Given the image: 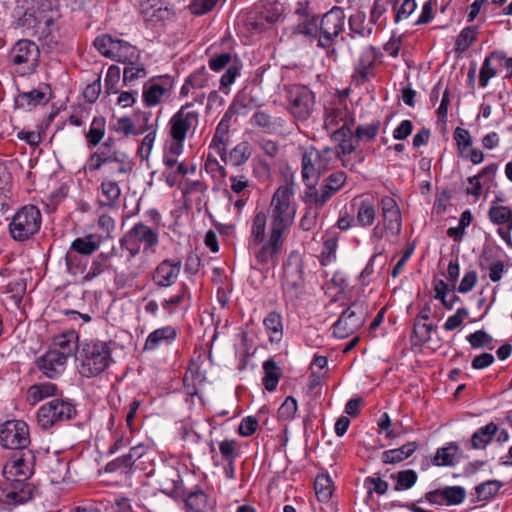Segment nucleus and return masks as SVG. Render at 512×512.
Wrapping results in <instances>:
<instances>
[{"instance_id":"7ed1b4c3","label":"nucleus","mask_w":512,"mask_h":512,"mask_svg":"<svg viewBox=\"0 0 512 512\" xmlns=\"http://www.w3.org/2000/svg\"><path fill=\"white\" fill-rule=\"evenodd\" d=\"M41 224L40 210L35 205H25L14 214L8 230L13 240L25 242L39 232Z\"/></svg>"},{"instance_id":"aec40b11","label":"nucleus","mask_w":512,"mask_h":512,"mask_svg":"<svg viewBox=\"0 0 512 512\" xmlns=\"http://www.w3.org/2000/svg\"><path fill=\"white\" fill-rule=\"evenodd\" d=\"M19 454H15L13 459L6 463L3 468V475L8 477H17L18 469L25 467L24 477L30 478L34 473L35 455L32 450H19Z\"/></svg>"},{"instance_id":"b1692460","label":"nucleus","mask_w":512,"mask_h":512,"mask_svg":"<svg viewBox=\"0 0 512 512\" xmlns=\"http://www.w3.org/2000/svg\"><path fill=\"white\" fill-rule=\"evenodd\" d=\"M99 248V243L94 240V236L92 234L87 235L85 237H79L73 240L71 243L70 250L67 252L65 256V262L67 269L71 271L74 258L72 251L81 254V255H91Z\"/></svg>"},{"instance_id":"20e7f679","label":"nucleus","mask_w":512,"mask_h":512,"mask_svg":"<svg viewBox=\"0 0 512 512\" xmlns=\"http://www.w3.org/2000/svg\"><path fill=\"white\" fill-rule=\"evenodd\" d=\"M283 291L290 300L300 299L305 286L304 261L298 250L289 253L283 263Z\"/></svg>"},{"instance_id":"a18cd8bd","label":"nucleus","mask_w":512,"mask_h":512,"mask_svg":"<svg viewBox=\"0 0 512 512\" xmlns=\"http://www.w3.org/2000/svg\"><path fill=\"white\" fill-rule=\"evenodd\" d=\"M477 26H467L458 35L455 42V52L463 53L476 41Z\"/></svg>"},{"instance_id":"a211bd4d","label":"nucleus","mask_w":512,"mask_h":512,"mask_svg":"<svg viewBox=\"0 0 512 512\" xmlns=\"http://www.w3.org/2000/svg\"><path fill=\"white\" fill-rule=\"evenodd\" d=\"M180 260L164 259L155 268L152 281L159 288H167L176 283L181 271Z\"/></svg>"},{"instance_id":"603ef678","label":"nucleus","mask_w":512,"mask_h":512,"mask_svg":"<svg viewBox=\"0 0 512 512\" xmlns=\"http://www.w3.org/2000/svg\"><path fill=\"white\" fill-rule=\"evenodd\" d=\"M295 33L303 34L311 38H319L320 30L318 25V18L311 16L307 19H302L294 28Z\"/></svg>"},{"instance_id":"f704fd0d","label":"nucleus","mask_w":512,"mask_h":512,"mask_svg":"<svg viewBox=\"0 0 512 512\" xmlns=\"http://www.w3.org/2000/svg\"><path fill=\"white\" fill-rule=\"evenodd\" d=\"M263 370V385L267 391L273 392L277 388L278 382L281 378V368L274 359L270 358L263 363Z\"/></svg>"},{"instance_id":"7c9ffc66","label":"nucleus","mask_w":512,"mask_h":512,"mask_svg":"<svg viewBox=\"0 0 512 512\" xmlns=\"http://www.w3.org/2000/svg\"><path fill=\"white\" fill-rule=\"evenodd\" d=\"M155 78H152L150 81L146 82L143 86V103L147 107H153L158 105L165 94H167L168 89L159 83L154 82Z\"/></svg>"},{"instance_id":"338daca9","label":"nucleus","mask_w":512,"mask_h":512,"mask_svg":"<svg viewBox=\"0 0 512 512\" xmlns=\"http://www.w3.org/2000/svg\"><path fill=\"white\" fill-rule=\"evenodd\" d=\"M365 15L361 12H357L349 17L350 30L360 36H368L372 32V28L366 29L364 27Z\"/></svg>"},{"instance_id":"e2e57ef3","label":"nucleus","mask_w":512,"mask_h":512,"mask_svg":"<svg viewBox=\"0 0 512 512\" xmlns=\"http://www.w3.org/2000/svg\"><path fill=\"white\" fill-rule=\"evenodd\" d=\"M379 128H380V121L373 122L366 126L359 125L354 132V137L357 141H360L363 139L371 141V140L375 139V137L377 136Z\"/></svg>"},{"instance_id":"412c9836","label":"nucleus","mask_w":512,"mask_h":512,"mask_svg":"<svg viewBox=\"0 0 512 512\" xmlns=\"http://www.w3.org/2000/svg\"><path fill=\"white\" fill-rule=\"evenodd\" d=\"M339 190L330 186L326 182L323 181L321 184L320 190L316 188V185L308 184V188L305 189L302 200L303 202L312 208L319 211L323 208V206L327 203V201Z\"/></svg>"},{"instance_id":"4c0bfd02","label":"nucleus","mask_w":512,"mask_h":512,"mask_svg":"<svg viewBox=\"0 0 512 512\" xmlns=\"http://www.w3.org/2000/svg\"><path fill=\"white\" fill-rule=\"evenodd\" d=\"M114 55L115 56H112V60L127 64L138 58V51L137 48L129 42L116 39Z\"/></svg>"},{"instance_id":"774afa93","label":"nucleus","mask_w":512,"mask_h":512,"mask_svg":"<svg viewBox=\"0 0 512 512\" xmlns=\"http://www.w3.org/2000/svg\"><path fill=\"white\" fill-rule=\"evenodd\" d=\"M187 84L193 89H200L206 86L208 82V72L205 66L198 68L192 74H190L187 78Z\"/></svg>"},{"instance_id":"473e14b6","label":"nucleus","mask_w":512,"mask_h":512,"mask_svg":"<svg viewBox=\"0 0 512 512\" xmlns=\"http://www.w3.org/2000/svg\"><path fill=\"white\" fill-rule=\"evenodd\" d=\"M78 335L75 331H67L58 335L54 338L53 344L59 348L58 353L65 356L68 359L69 356L73 355L78 348Z\"/></svg>"},{"instance_id":"4be33fe9","label":"nucleus","mask_w":512,"mask_h":512,"mask_svg":"<svg viewBox=\"0 0 512 512\" xmlns=\"http://www.w3.org/2000/svg\"><path fill=\"white\" fill-rule=\"evenodd\" d=\"M160 491L172 499L185 496V488L179 472L173 468L167 469L160 481Z\"/></svg>"},{"instance_id":"58836bf2","label":"nucleus","mask_w":512,"mask_h":512,"mask_svg":"<svg viewBox=\"0 0 512 512\" xmlns=\"http://www.w3.org/2000/svg\"><path fill=\"white\" fill-rule=\"evenodd\" d=\"M183 498H185L187 512H206L208 496L201 489L189 493L185 491Z\"/></svg>"},{"instance_id":"052dcab7","label":"nucleus","mask_w":512,"mask_h":512,"mask_svg":"<svg viewBox=\"0 0 512 512\" xmlns=\"http://www.w3.org/2000/svg\"><path fill=\"white\" fill-rule=\"evenodd\" d=\"M242 63L240 60L235 59L227 68L226 72L221 76V88H227L232 85L237 76L240 75Z\"/></svg>"},{"instance_id":"0eeeda50","label":"nucleus","mask_w":512,"mask_h":512,"mask_svg":"<svg viewBox=\"0 0 512 512\" xmlns=\"http://www.w3.org/2000/svg\"><path fill=\"white\" fill-rule=\"evenodd\" d=\"M77 410L69 399L55 398L43 404L37 412L40 427L47 430L63 421L75 418Z\"/></svg>"},{"instance_id":"bb28decb","label":"nucleus","mask_w":512,"mask_h":512,"mask_svg":"<svg viewBox=\"0 0 512 512\" xmlns=\"http://www.w3.org/2000/svg\"><path fill=\"white\" fill-rule=\"evenodd\" d=\"M266 333L271 343H279L283 338V320L280 313L269 312L263 320Z\"/></svg>"},{"instance_id":"79ce46f5","label":"nucleus","mask_w":512,"mask_h":512,"mask_svg":"<svg viewBox=\"0 0 512 512\" xmlns=\"http://www.w3.org/2000/svg\"><path fill=\"white\" fill-rule=\"evenodd\" d=\"M375 205L371 200H362L357 209L356 221L362 227L371 226L375 220Z\"/></svg>"},{"instance_id":"e433bc0d","label":"nucleus","mask_w":512,"mask_h":512,"mask_svg":"<svg viewBox=\"0 0 512 512\" xmlns=\"http://www.w3.org/2000/svg\"><path fill=\"white\" fill-rule=\"evenodd\" d=\"M502 486L503 483L496 479L482 482L475 486V498H472L471 501L473 503H476L480 501L489 500L498 494Z\"/></svg>"},{"instance_id":"c756f323","label":"nucleus","mask_w":512,"mask_h":512,"mask_svg":"<svg viewBox=\"0 0 512 512\" xmlns=\"http://www.w3.org/2000/svg\"><path fill=\"white\" fill-rule=\"evenodd\" d=\"M266 224V214L263 211L256 213L252 221L251 234L248 240L249 249H255L263 243L266 236Z\"/></svg>"},{"instance_id":"a19ab883","label":"nucleus","mask_w":512,"mask_h":512,"mask_svg":"<svg viewBox=\"0 0 512 512\" xmlns=\"http://www.w3.org/2000/svg\"><path fill=\"white\" fill-rule=\"evenodd\" d=\"M459 447L455 442L449 443L446 447L438 448L433 458V464L436 466H453L455 464V454Z\"/></svg>"},{"instance_id":"09e8293b","label":"nucleus","mask_w":512,"mask_h":512,"mask_svg":"<svg viewBox=\"0 0 512 512\" xmlns=\"http://www.w3.org/2000/svg\"><path fill=\"white\" fill-rule=\"evenodd\" d=\"M443 497L447 506H456L464 502L466 490L462 486H444L441 487Z\"/></svg>"},{"instance_id":"f03ea898","label":"nucleus","mask_w":512,"mask_h":512,"mask_svg":"<svg viewBox=\"0 0 512 512\" xmlns=\"http://www.w3.org/2000/svg\"><path fill=\"white\" fill-rule=\"evenodd\" d=\"M79 372L83 377H96L111 364L112 349L109 342L91 340L82 344L79 351Z\"/></svg>"},{"instance_id":"0e129e2a","label":"nucleus","mask_w":512,"mask_h":512,"mask_svg":"<svg viewBox=\"0 0 512 512\" xmlns=\"http://www.w3.org/2000/svg\"><path fill=\"white\" fill-rule=\"evenodd\" d=\"M114 130L116 132L124 133L125 136H129L131 134L141 135L146 132V127H141L138 130H135L132 120L129 117L124 116L117 120Z\"/></svg>"},{"instance_id":"69168bd1","label":"nucleus","mask_w":512,"mask_h":512,"mask_svg":"<svg viewBox=\"0 0 512 512\" xmlns=\"http://www.w3.org/2000/svg\"><path fill=\"white\" fill-rule=\"evenodd\" d=\"M467 341L473 348H491L493 338L484 330H478L468 335Z\"/></svg>"},{"instance_id":"cd10ccee","label":"nucleus","mask_w":512,"mask_h":512,"mask_svg":"<svg viewBox=\"0 0 512 512\" xmlns=\"http://www.w3.org/2000/svg\"><path fill=\"white\" fill-rule=\"evenodd\" d=\"M100 190L104 199H98V205L110 209L115 208L121 195L118 183L112 180H103Z\"/></svg>"},{"instance_id":"ea45409f","label":"nucleus","mask_w":512,"mask_h":512,"mask_svg":"<svg viewBox=\"0 0 512 512\" xmlns=\"http://www.w3.org/2000/svg\"><path fill=\"white\" fill-rule=\"evenodd\" d=\"M106 131V120L104 117H94L89 131L85 134L87 145L94 148L100 144Z\"/></svg>"},{"instance_id":"9d476101","label":"nucleus","mask_w":512,"mask_h":512,"mask_svg":"<svg viewBox=\"0 0 512 512\" xmlns=\"http://www.w3.org/2000/svg\"><path fill=\"white\" fill-rule=\"evenodd\" d=\"M200 113L193 109L192 103H186L171 117L169 121L172 140L185 141L188 133L196 130Z\"/></svg>"},{"instance_id":"864d4df0","label":"nucleus","mask_w":512,"mask_h":512,"mask_svg":"<svg viewBox=\"0 0 512 512\" xmlns=\"http://www.w3.org/2000/svg\"><path fill=\"white\" fill-rule=\"evenodd\" d=\"M116 39L110 35H101L95 38L94 47L105 57L112 59Z\"/></svg>"},{"instance_id":"4468645a","label":"nucleus","mask_w":512,"mask_h":512,"mask_svg":"<svg viewBox=\"0 0 512 512\" xmlns=\"http://www.w3.org/2000/svg\"><path fill=\"white\" fill-rule=\"evenodd\" d=\"M321 155L319 150L311 147L307 149L302 155V178L306 188L308 184L317 185L318 179L322 173L327 169V162L321 166Z\"/></svg>"},{"instance_id":"6e6552de","label":"nucleus","mask_w":512,"mask_h":512,"mask_svg":"<svg viewBox=\"0 0 512 512\" xmlns=\"http://www.w3.org/2000/svg\"><path fill=\"white\" fill-rule=\"evenodd\" d=\"M289 112L300 121L307 120L315 103L314 93L305 85L294 84L286 87Z\"/></svg>"},{"instance_id":"680f3d73","label":"nucleus","mask_w":512,"mask_h":512,"mask_svg":"<svg viewBox=\"0 0 512 512\" xmlns=\"http://www.w3.org/2000/svg\"><path fill=\"white\" fill-rule=\"evenodd\" d=\"M297 401L294 397L288 396L278 409V418L284 421L294 419L297 412Z\"/></svg>"},{"instance_id":"f257e3e1","label":"nucleus","mask_w":512,"mask_h":512,"mask_svg":"<svg viewBox=\"0 0 512 512\" xmlns=\"http://www.w3.org/2000/svg\"><path fill=\"white\" fill-rule=\"evenodd\" d=\"M293 194L289 184L279 186L274 192L268 210L270 233L286 238L296 215V206L292 203Z\"/></svg>"},{"instance_id":"f3484780","label":"nucleus","mask_w":512,"mask_h":512,"mask_svg":"<svg viewBox=\"0 0 512 512\" xmlns=\"http://www.w3.org/2000/svg\"><path fill=\"white\" fill-rule=\"evenodd\" d=\"M67 359L57 349L49 350L35 361L37 368L49 379L58 378L65 370Z\"/></svg>"},{"instance_id":"dca6fc26","label":"nucleus","mask_w":512,"mask_h":512,"mask_svg":"<svg viewBox=\"0 0 512 512\" xmlns=\"http://www.w3.org/2000/svg\"><path fill=\"white\" fill-rule=\"evenodd\" d=\"M376 50L373 46L366 48L360 55L352 74V82L356 87L363 86L374 76Z\"/></svg>"},{"instance_id":"f8f14e48","label":"nucleus","mask_w":512,"mask_h":512,"mask_svg":"<svg viewBox=\"0 0 512 512\" xmlns=\"http://www.w3.org/2000/svg\"><path fill=\"white\" fill-rule=\"evenodd\" d=\"M366 311L362 303L353 302L342 312L333 325V335L344 339L362 327L365 322Z\"/></svg>"},{"instance_id":"a878e982","label":"nucleus","mask_w":512,"mask_h":512,"mask_svg":"<svg viewBox=\"0 0 512 512\" xmlns=\"http://www.w3.org/2000/svg\"><path fill=\"white\" fill-rule=\"evenodd\" d=\"M177 337V331L172 326H165L152 331L144 345L145 350H155L161 343H172Z\"/></svg>"},{"instance_id":"c85d7f7f","label":"nucleus","mask_w":512,"mask_h":512,"mask_svg":"<svg viewBox=\"0 0 512 512\" xmlns=\"http://www.w3.org/2000/svg\"><path fill=\"white\" fill-rule=\"evenodd\" d=\"M229 129L230 125L219 122L209 145V148L214 149L225 162L227 161L226 146L229 142Z\"/></svg>"},{"instance_id":"2f4dec72","label":"nucleus","mask_w":512,"mask_h":512,"mask_svg":"<svg viewBox=\"0 0 512 512\" xmlns=\"http://www.w3.org/2000/svg\"><path fill=\"white\" fill-rule=\"evenodd\" d=\"M498 432V425L490 422L477 429L471 436V447L473 449H485Z\"/></svg>"},{"instance_id":"37998d69","label":"nucleus","mask_w":512,"mask_h":512,"mask_svg":"<svg viewBox=\"0 0 512 512\" xmlns=\"http://www.w3.org/2000/svg\"><path fill=\"white\" fill-rule=\"evenodd\" d=\"M314 489L317 499L320 502H328L331 499L333 492V483L329 475H318L314 482Z\"/></svg>"},{"instance_id":"2eb2a0df","label":"nucleus","mask_w":512,"mask_h":512,"mask_svg":"<svg viewBox=\"0 0 512 512\" xmlns=\"http://www.w3.org/2000/svg\"><path fill=\"white\" fill-rule=\"evenodd\" d=\"M39 54V48L33 41L21 39L12 47L9 59L14 65H27L34 68L37 65Z\"/></svg>"},{"instance_id":"1a4fd4ad","label":"nucleus","mask_w":512,"mask_h":512,"mask_svg":"<svg viewBox=\"0 0 512 512\" xmlns=\"http://www.w3.org/2000/svg\"><path fill=\"white\" fill-rule=\"evenodd\" d=\"M29 444V427L26 422L8 420L0 425V445L4 449L24 450Z\"/></svg>"},{"instance_id":"49530a36","label":"nucleus","mask_w":512,"mask_h":512,"mask_svg":"<svg viewBox=\"0 0 512 512\" xmlns=\"http://www.w3.org/2000/svg\"><path fill=\"white\" fill-rule=\"evenodd\" d=\"M391 478L396 480L394 490L400 491L412 488L417 482L418 475L414 470L407 469L399 471L396 474H392Z\"/></svg>"},{"instance_id":"423d86ee","label":"nucleus","mask_w":512,"mask_h":512,"mask_svg":"<svg viewBox=\"0 0 512 512\" xmlns=\"http://www.w3.org/2000/svg\"><path fill=\"white\" fill-rule=\"evenodd\" d=\"M120 247L127 250L131 258L136 257L143 245V251H152L159 243L158 233L143 222L136 223L120 239Z\"/></svg>"},{"instance_id":"c9c22d12","label":"nucleus","mask_w":512,"mask_h":512,"mask_svg":"<svg viewBox=\"0 0 512 512\" xmlns=\"http://www.w3.org/2000/svg\"><path fill=\"white\" fill-rule=\"evenodd\" d=\"M59 389L51 382L37 383L28 388V398L33 404L51 396H57Z\"/></svg>"},{"instance_id":"c03bdc74","label":"nucleus","mask_w":512,"mask_h":512,"mask_svg":"<svg viewBox=\"0 0 512 512\" xmlns=\"http://www.w3.org/2000/svg\"><path fill=\"white\" fill-rule=\"evenodd\" d=\"M251 157L250 144L247 141L238 143L229 153L227 158L232 166H241Z\"/></svg>"},{"instance_id":"6ab92c4d","label":"nucleus","mask_w":512,"mask_h":512,"mask_svg":"<svg viewBox=\"0 0 512 512\" xmlns=\"http://www.w3.org/2000/svg\"><path fill=\"white\" fill-rule=\"evenodd\" d=\"M382 217L385 228L393 236H398L402 229V217L397 202L390 196L381 199Z\"/></svg>"},{"instance_id":"13d9d810","label":"nucleus","mask_w":512,"mask_h":512,"mask_svg":"<svg viewBox=\"0 0 512 512\" xmlns=\"http://www.w3.org/2000/svg\"><path fill=\"white\" fill-rule=\"evenodd\" d=\"M68 462L55 457L51 461L50 472H51V481L59 483L65 480L66 475L68 474Z\"/></svg>"},{"instance_id":"9b49d317","label":"nucleus","mask_w":512,"mask_h":512,"mask_svg":"<svg viewBox=\"0 0 512 512\" xmlns=\"http://www.w3.org/2000/svg\"><path fill=\"white\" fill-rule=\"evenodd\" d=\"M345 14L341 7L334 6L326 12L320 21L318 46L324 49L330 48L333 41L343 29Z\"/></svg>"},{"instance_id":"39448f33","label":"nucleus","mask_w":512,"mask_h":512,"mask_svg":"<svg viewBox=\"0 0 512 512\" xmlns=\"http://www.w3.org/2000/svg\"><path fill=\"white\" fill-rule=\"evenodd\" d=\"M0 483V502L8 507H15L31 501L38 493L37 487L29 478L8 477L3 475Z\"/></svg>"},{"instance_id":"6e6d98bb","label":"nucleus","mask_w":512,"mask_h":512,"mask_svg":"<svg viewBox=\"0 0 512 512\" xmlns=\"http://www.w3.org/2000/svg\"><path fill=\"white\" fill-rule=\"evenodd\" d=\"M488 217L495 225L507 224L511 217V209L507 206L492 205L489 208Z\"/></svg>"},{"instance_id":"72a5a7b5","label":"nucleus","mask_w":512,"mask_h":512,"mask_svg":"<svg viewBox=\"0 0 512 512\" xmlns=\"http://www.w3.org/2000/svg\"><path fill=\"white\" fill-rule=\"evenodd\" d=\"M416 442H408L396 449L386 450L382 453L381 459L385 464H396L409 458L417 449Z\"/></svg>"},{"instance_id":"ddd939ff","label":"nucleus","mask_w":512,"mask_h":512,"mask_svg":"<svg viewBox=\"0 0 512 512\" xmlns=\"http://www.w3.org/2000/svg\"><path fill=\"white\" fill-rule=\"evenodd\" d=\"M285 238L269 232V237L254 250V255L261 265H277L278 256L282 251Z\"/></svg>"},{"instance_id":"4d7b16f0","label":"nucleus","mask_w":512,"mask_h":512,"mask_svg":"<svg viewBox=\"0 0 512 512\" xmlns=\"http://www.w3.org/2000/svg\"><path fill=\"white\" fill-rule=\"evenodd\" d=\"M121 70L116 65H111L105 76V92L107 94H116L118 93V83L120 81Z\"/></svg>"},{"instance_id":"bf43d9fd","label":"nucleus","mask_w":512,"mask_h":512,"mask_svg":"<svg viewBox=\"0 0 512 512\" xmlns=\"http://www.w3.org/2000/svg\"><path fill=\"white\" fill-rule=\"evenodd\" d=\"M364 486L367 488V498L369 499L373 493L383 495L388 491V483L379 477H366Z\"/></svg>"},{"instance_id":"5fc2aeb1","label":"nucleus","mask_w":512,"mask_h":512,"mask_svg":"<svg viewBox=\"0 0 512 512\" xmlns=\"http://www.w3.org/2000/svg\"><path fill=\"white\" fill-rule=\"evenodd\" d=\"M133 465L134 463L132 462L129 454L126 453L108 462L105 466V471L108 473H114L118 471L128 473L133 467Z\"/></svg>"},{"instance_id":"393cba45","label":"nucleus","mask_w":512,"mask_h":512,"mask_svg":"<svg viewBox=\"0 0 512 512\" xmlns=\"http://www.w3.org/2000/svg\"><path fill=\"white\" fill-rule=\"evenodd\" d=\"M48 101L49 98L46 97V92L42 90V87H39L28 92H20L15 97L14 106L17 109L30 111L38 105L46 104Z\"/></svg>"},{"instance_id":"5701e85b","label":"nucleus","mask_w":512,"mask_h":512,"mask_svg":"<svg viewBox=\"0 0 512 512\" xmlns=\"http://www.w3.org/2000/svg\"><path fill=\"white\" fill-rule=\"evenodd\" d=\"M140 6L145 22H163L172 16L171 10L158 0H142Z\"/></svg>"},{"instance_id":"de8ad7c7","label":"nucleus","mask_w":512,"mask_h":512,"mask_svg":"<svg viewBox=\"0 0 512 512\" xmlns=\"http://www.w3.org/2000/svg\"><path fill=\"white\" fill-rule=\"evenodd\" d=\"M253 126L261 128L265 133H274L276 131V120L271 115L262 110H257L250 120Z\"/></svg>"},{"instance_id":"8fccbe9b","label":"nucleus","mask_w":512,"mask_h":512,"mask_svg":"<svg viewBox=\"0 0 512 512\" xmlns=\"http://www.w3.org/2000/svg\"><path fill=\"white\" fill-rule=\"evenodd\" d=\"M147 76V70L143 64L135 61L125 64L123 70V83L131 85L134 81Z\"/></svg>"},{"instance_id":"3c124183","label":"nucleus","mask_w":512,"mask_h":512,"mask_svg":"<svg viewBox=\"0 0 512 512\" xmlns=\"http://www.w3.org/2000/svg\"><path fill=\"white\" fill-rule=\"evenodd\" d=\"M110 255L107 253L98 254L91 263V266L83 277L85 281H92L99 275H101L108 267Z\"/></svg>"}]
</instances>
